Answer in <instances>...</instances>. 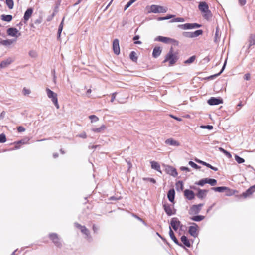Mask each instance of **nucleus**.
<instances>
[{
  "mask_svg": "<svg viewBox=\"0 0 255 255\" xmlns=\"http://www.w3.org/2000/svg\"><path fill=\"white\" fill-rule=\"evenodd\" d=\"M198 8L202 12V16L205 19L209 20L211 18L212 14L211 11L209 9V6L206 2H200Z\"/></svg>",
  "mask_w": 255,
  "mask_h": 255,
  "instance_id": "f257e3e1",
  "label": "nucleus"
},
{
  "mask_svg": "<svg viewBox=\"0 0 255 255\" xmlns=\"http://www.w3.org/2000/svg\"><path fill=\"white\" fill-rule=\"evenodd\" d=\"M46 92L47 97L51 99L56 109H59L60 106L58 102L57 94L48 88L46 89Z\"/></svg>",
  "mask_w": 255,
  "mask_h": 255,
  "instance_id": "f03ea898",
  "label": "nucleus"
},
{
  "mask_svg": "<svg viewBox=\"0 0 255 255\" xmlns=\"http://www.w3.org/2000/svg\"><path fill=\"white\" fill-rule=\"evenodd\" d=\"M167 11V8L166 7L157 5H152L149 8V12L153 13H165Z\"/></svg>",
  "mask_w": 255,
  "mask_h": 255,
  "instance_id": "7ed1b4c3",
  "label": "nucleus"
},
{
  "mask_svg": "<svg viewBox=\"0 0 255 255\" xmlns=\"http://www.w3.org/2000/svg\"><path fill=\"white\" fill-rule=\"evenodd\" d=\"M177 60L176 56L173 54L172 49L170 50L169 53L166 55L165 59L163 61V63H165L167 61H169L170 65H172L174 64Z\"/></svg>",
  "mask_w": 255,
  "mask_h": 255,
  "instance_id": "20e7f679",
  "label": "nucleus"
},
{
  "mask_svg": "<svg viewBox=\"0 0 255 255\" xmlns=\"http://www.w3.org/2000/svg\"><path fill=\"white\" fill-rule=\"evenodd\" d=\"M49 237L54 244V245L58 247H62V243L60 240V238L58 235L56 233H50L49 235Z\"/></svg>",
  "mask_w": 255,
  "mask_h": 255,
  "instance_id": "39448f33",
  "label": "nucleus"
},
{
  "mask_svg": "<svg viewBox=\"0 0 255 255\" xmlns=\"http://www.w3.org/2000/svg\"><path fill=\"white\" fill-rule=\"evenodd\" d=\"M155 41H159L164 43H174L177 42V41L174 39L169 37H163L161 36H158L154 39Z\"/></svg>",
  "mask_w": 255,
  "mask_h": 255,
  "instance_id": "423d86ee",
  "label": "nucleus"
},
{
  "mask_svg": "<svg viewBox=\"0 0 255 255\" xmlns=\"http://www.w3.org/2000/svg\"><path fill=\"white\" fill-rule=\"evenodd\" d=\"M201 26V25L200 24L197 23H185L178 25V27L179 28L183 30L197 28L200 27Z\"/></svg>",
  "mask_w": 255,
  "mask_h": 255,
  "instance_id": "0eeeda50",
  "label": "nucleus"
},
{
  "mask_svg": "<svg viewBox=\"0 0 255 255\" xmlns=\"http://www.w3.org/2000/svg\"><path fill=\"white\" fill-rule=\"evenodd\" d=\"M75 226L76 227L80 229L81 232L84 234L86 237L85 238L88 240H91V237L89 231L87 229V228L84 226H82L78 223H75Z\"/></svg>",
  "mask_w": 255,
  "mask_h": 255,
  "instance_id": "6e6552de",
  "label": "nucleus"
},
{
  "mask_svg": "<svg viewBox=\"0 0 255 255\" xmlns=\"http://www.w3.org/2000/svg\"><path fill=\"white\" fill-rule=\"evenodd\" d=\"M174 231H177L178 229L180 227L182 228V225L181 224L180 221L176 217L172 218L170 222V226Z\"/></svg>",
  "mask_w": 255,
  "mask_h": 255,
  "instance_id": "1a4fd4ad",
  "label": "nucleus"
},
{
  "mask_svg": "<svg viewBox=\"0 0 255 255\" xmlns=\"http://www.w3.org/2000/svg\"><path fill=\"white\" fill-rule=\"evenodd\" d=\"M203 206V204H199L198 205H193L189 210V214L190 215H194L198 214L201 208Z\"/></svg>",
  "mask_w": 255,
  "mask_h": 255,
  "instance_id": "9d476101",
  "label": "nucleus"
},
{
  "mask_svg": "<svg viewBox=\"0 0 255 255\" xmlns=\"http://www.w3.org/2000/svg\"><path fill=\"white\" fill-rule=\"evenodd\" d=\"M7 33L10 36L16 38L21 35L20 32L16 28L13 27L9 28L7 30Z\"/></svg>",
  "mask_w": 255,
  "mask_h": 255,
  "instance_id": "9b49d317",
  "label": "nucleus"
},
{
  "mask_svg": "<svg viewBox=\"0 0 255 255\" xmlns=\"http://www.w3.org/2000/svg\"><path fill=\"white\" fill-rule=\"evenodd\" d=\"M14 61V58L8 57L2 61L0 64V69L4 68L10 65Z\"/></svg>",
  "mask_w": 255,
  "mask_h": 255,
  "instance_id": "f8f14e48",
  "label": "nucleus"
},
{
  "mask_svg": "<svg viewBox=\"0 0 255 255\" xmlns=\"http://www.w3.org/2000/svg\"><path fill=\"white\" fill-rule=\"evenodd\" d=\"M192 225L190 226L189 229V234L194 237H196L198 236L197 228L198 226L196 224L193 223Z\"/></svg>",
  "mask_w": 255,
  "mask_h": 255,
  "instance_id": "ddd939ff",
  "label": "nucleus"
},
{
  "mask_svg": "<svg viewBox=\"0 0 255 255\" xmlns=\"http://www.w3.org/2000/svg\"><path fill=\"white\" fill-rule=\"evenodd\" d=\"M207 102L210 105H217L223 103V100L219 98L212 97L208 100Z\"/></svg>",
  "mask_w": 255,
  "mask_h": 255,
  "instance_id": "4468645a",
  "label": "nucleus"
},
{
  "mask_svg": "<svg viewBox=\"0 0 255 255\" xmlns=\"http://www.w3.org/2000/svg\"><path fill=\"white\" fill-rule=\"evenodd\" d=\"M165 212L168 216H171L175 214V211L173 209V207L169 204H164L163 205Z\"/></svg>",
  "mask_w": 255,
  "mask_h": 255,
  "instance_id": "2eb2a0df",
  "label": "nucleus"
},
{
  "mask_svg": "<svg viewBox=\"0 0 255 255\" xmlns=\"http://www.w3.org/2000/svg\"><path fill=\"white\" fill-rule=\"evenodd\" d=\"M113 49L115 54H119L120 49L119 47V42L118 39H115L114 40L113 42Z\"/></svg>",
  "mask_w": 255,
  "mask_h": 255,
  "instance_id": "dca6fc26",
  "label": "nucleus"
},
{
  "mask_svg": "<svg viewBox=\"0 0 255 255\" xmlns=\"http://www.w3.org/2000/svg\"><path fill=\"white\" fill-rule=\"evenodd\" d=\"M184 195L189 200H191L195 198L194 192L189 189H186L184 191Z\"/></svg>",
  "mask_w": 255,
  "mask_h": 255,
  "instance_id": "f3484780",
  "label": "nucleus"
},
{
  "mask_svg": "<svg viewBox=\"0 0 255 255\" xmlns=\"http://www.w3.org/2000/svg\"><path fill=\"white\" fill-rule=\"evenodd\" d=\"M167 173L171 176L176 177L178 175L176 169L172 166H168L166 169Z\"/></svg>",
  "mask_w": 255,
  "mask_h": 255,
  "instance_id": "a211bd4d",
  "label": "nucleus"
},
{
  "mask_svg": "<svg viewBox=\"0 0 255 255\" xmlns=\"http://www.w3.org/2000/svg\"><path fill=\"white\" fill-rule=\"evenodd\" d=\"M33 13V9L31 8H29L27 9L25 12L23 19L25 23H26L27 21L29 19Z\"/></svg>",
  "mask_w": 255,
  "mask_h": 255,
  "instance_id": "6ab92c4d",
  "label": "nucleus"
},
{
  "mask_svg": "<svg viewBox=\"0 0 255 255\" xmlns=\"http://www.w3.org/2000/svg\"><path fill=\"white\" fill-rule=\"evenodd\" d=\"M165 143L166 144L173 146H180V143L177 140H174V139L170 138L167 139L165 140Z\"/></svg>",
  "mask_w": 255,
  "mask_h": 255,
  "instance_id": "aec40b11",
  "label": "nucleus"
},
{
  "mask_svg": "<svg viewBox=\"0 0 255 255\" xmlns=\"http://www.w3.org/2000/svg\"><path fill=\"white\" fill-rule=\"evenodd\" d=\"M208 192L207 190H203L201 189H198V193L197 194V196L199 199H203L207 195V193Z\"/></svg>",
  "mask_w": 255,
  "mask_h": 255,
  "instance_id": "412c9836",
  "label": "nucleus"
},
{
  "mask_svg": "<svg viewBox=\"0 0 255 255\" xmlns=\"http://www.w3.org/2000/svg\"><path fill=\"white\" fill-rule=\"evenodd\" d=\"M162 49L160 47H155L153 50L152 56L154 58H157L161 54Z\"/></svg>",
  "mask_w": 255,
  "mask_h": 255,
  "instance_id": "4be33fe9",
  "label": "nucleus"
},
{
  "mask_svg": "<svg viewBox=\"0 0 255 255\" xmlns=\"http://www.w3.org/2000/svg\"><path fill=\"white\" fill-rule=\"evenodd\" d=\"M167 197L170 202H173L175 197V191L173 189L169 190L167 193Z\"/></svg>",
  "mask_w": 255,
  "mask_h": 255,
  "instance_id": "5701e85b",
  "label": "nucleus"
},
{
  "mask_svg": "<svg viewBox=\"0 0 255 255\" xmlns=\"http://www.w3.org/2000/svg\"><path fill=\"white\" fill-rule=\"evenodd\" d=\"M169 236H170L171 239L174 241V242L176 244H177L178 245L181 246V244H180L179 243V242H178V240L177 239V238L175 236V235L174 234V233H173V231H172V229L171 228V227H169Z\"/></svg>",
  "mask_w": 255,
  "mask_h": 255,
  "instance_id": "b1692460",
  "label": "nucleus"
},
{
  "mask_svg": "<svg viewBox=\"0 0 255 255\" xmlns=\"http://www.w3.org/2000/svg\"><path fill=\"white\" fill-rule=\"evenodd\" d=\"M150 164H151V168L152 169L159 172L160 173H161V171L160 170V166L158 162L154 161H152L150 162Z\"/></svg>",
  "mask_w": 255,
  "mask_h": 255,
  "instance_id": "393cba45",
  "label": "nucleus"
},
{
  "mask_svg": "<svg viewBox=\"0 0 255 255\" xmlns=\"http://www.w3.org/2000/svg\"><path fill=\"white\" fill-rule=\"evenodd\" d=\"M106 128V126L104 125H102L100 127H99L98 128H92L91 129V131H92L93 132H94L95 133H101V132H103L105 130Z\"/></svg>",
  "mask_w": 255,
  "mask_h": 255,
  "instance_id": "a878e982",
  "label": "nucleus"
},
{
  "mask_svg": "<svg viewBox=\"0 0 255 255\" xmlns=\"http://www.w3.org/2000/svg\"><path fill=\"white\" fill-rule=\"evenodd\" d=\"M249 45L248 48H250L252 46L255 44V35L251 34L249 38Z\"/></svg>",
  "mask_w": 255,
  "mask_h": 255,
  "instance_id": "bb28decb",
  "label": "nucleus"
},
{
  "mask_svg": "<svg viewBox=\"0 0 255 255\" xmlns=\"http://www.w3.org/2000/svg\"><path fill=\"white\" fill-rule=\"evenodd\" d=\"M1 19L3 21L10 22L12 19V16L11 15H1Z\"/></svg>",
  "mask_w": 255,
  "mask_h": 255,
  "instance_id": "cd10ccee",
  "label": "nucleus"
},
{
  "mask_svg": "<svg viewBox=\"0 0 255 255\" xmlns=\"http://www.w3.org/2000/svg\"><path fill=\"white\" fill-rule=\"evenodd\" d=\"M181 240L182 242L187 247H190L191 246V244L189 240L185 236H182L181 238Z\"/></svg>",
  "mask_w": 255,
  "mask_h": 255,
  "instance_id": "c85d7f7f",
  "label": "nucleus"
},
{
  "mask_svg": "<svg viewBox=\"0 0 255 255\" xmlns=\"http://www.w3.org/2000/svg\"><path fill=\"white\" fill-rule=\"evenodd\" d=\"M15 40L12 39H7V40H1L0 41V43L2 45L4 46H9L12 44Z\"/></svg>",
  "mask_w": 255,
  "mask_h": 255,
  "instance_id": "c756f323",
  "label": "nucleus"
},
{
  "mask_svg": "<svg viewBox=\"0 0 255 255\" xmlns=\"http://www.w3.org/2000/svg\"><path fill=\"white\" fill-rule=\"evenodd\" d=\"M253 193H254V191L250 187L245 192L243 193L241 196L246 198L251 195Z\"/></svg>",
  "mask_w": 255,
  "mask_h": 255,
  "instance_id": "7c9ffc66",
  "label": "nucleus"
},
{
  "mask_svg": "<svg viewBox=\"0 0 255 255\" xmlns=\"http://www.w3.org/2000/svg\"><path fill=\"white\" fill-rule=\"evenodd\" d=\"M183 186V182L182 181H179L176 183V188L177 191H182Z\"/></svg>",
  "mask_w": 255,
  "mask_h": 255,
  "instance_id": "2f4dec72",
  "label": "nucleus"
},
{
  "mask_svg": "<svg viewBox=\"0 0 255 255\" xmlns=\"http://www.w3.org/2000/svg\"><path fill=\"white\" fill-rule=\"evenodd\" d=\"M212 189L216 192H222L224 191L225 190L227 189V188L226 187H213L212 188Z\"/></svg>",
  "mask_w": 255,
  "mask_h": 255,
  "instance_id": "473e14b6",
  "label": "nucleus"
},
{
  "mask_svg": "<svg viewBox=\"0 0 255 255\" xmlns=\"http://www.w3.org/2000/svg\"><path fill=\"white\" fill-rule=\"evenodd\" d=\"M204 218V216L197 215L192 217L191 219L194 221L199 222L203 220Z\"/></svg>",
  "mask_w": 255,
  "mask_h": 255,
  "instance_id": "72a5a7b5",
  "label": "nucleus"
},
{
  "mask_svg": "<svg viewBox=\"0 0 255 255\" xmlns=\"http://www.w3.org/2000/svg\"><path fill=\"white\" fill-rule=\"evenodd\" d=\"M130 58L134 62H136L137 60V56L136 53L134 51H132L129 55Z\"/></svg>",
  "mask_w": 255,
  "mask_h": 255,
  "instance_id": "f704fd0d",
  "label": "nucleus"
},
{
  "mask_svg": "<svg viewBox=\"0 0 255 255\" xmlns=\"http://www.w3.org/2000/svg\"><path fill=\"white\" fill-rule=\"evenodd\" d=\"M219 151H220L221 152H223L224 154H225V155L229 158H231L232 157V155L231 154H230V153H229L228 151H226V150H225L224 149H223V148L222 147H219Z\"/></svg>",
  "mask_w": 255,
  "mask_h": 255,
  "instance_id": "c9c22d12",
  "label": "nucleus"
},
{
  "mask_svg": "<svg viewBox=\"0 0 255 255\" xmlns=\"http://www.w3.org/2000/svg\"><path fill=\"white\" fill-rule=\"evenodd\" d=\"M207 183L210 184L211 186H214L217 183L216 180L214 179L206 178Z\"/></svg>",
  "mask_w": 255,
  "mask_h": 255,
  "instance_id": "e433bc0d",
  "label": "nucleus"
},
{
  "mask_svg": "<svg viewBox=\"0 0 255 255\" xmlns=\"http://www.w3.org/2000/svg\"><path fill=\"white\" fill-rule=\"evenodd\" d=\"M6 3L10 9L13 8L14 2L13 0H6Z\"/></svg>",
  "mask_w": 255,
  "mask_h": 255,
  "instance_id": "4c0bfd02",
  "label": "nucleus"
},
{
  "mask_svg": "<svg viewBox=\"0 0 255 255\" xmlns=\"http://www.w3.org/2000/svg\"><path fill=\"white\" fill-rule=\"evenodd\" d=\"M203 33V31L202 30H197L194 32H192V36L193 38L196 37L200 35H201Z\"/></svg>",
  "mask_w": 255,
  "mask_h": 255,
  "instance_id": "58836bf2",
  "label": "nucleus"
},
{
  "mask_svg": "<svg viewBox=\"0 0 255 255\" xmlns=\"http://www.w3.org/2000/svg\"><path fill=\"white\" fill-rule=\"evenodd\" d=\"M195 58H196L195 56H192L190 57L189 58H188L187 60H185L184 63L185 64H191L194 61V60H195Z\"/></svg>",
  "mask_w": 255,
  "mask_h": 255,
  "instance_id": "ea45409f",
  "label": "nucleus"
},
{
  "mask_svg": "<svg viewBox=\"0 0 255 255\" xmlns=\"http://www.w3.org/2000/svg\"><path fill=\"white\" fill-rule=\"evenodd\" d=\"M235 159L236 161L238 163L241 164L244 162L245 160L243 158L240 157L237 155H235Z\"/></svg>",
  "mask_w": 255,
  "mask_h": 255,
  "instance_id": "a19ab883",
  "label": "nucleus"
},
{
  "mask_svg": "<svg viewBox=\"0 0 255 255\" xmlns=\"http://www.w3.org/2000/svg\"><path fill=\"white\" fill-rule=\"evenodd\" d=\"M207 183L206 178L200 180L198 182L195 183V184L203 186L204 184Z\"/></svg>",
  "mask_w": 255,
  "mask_h": 255,
  "instance_id": "79ce46f5",
  "label": "nucleus"
},
{
  "mask_svg": "<svg viewBox=\"0 0 255 255\" xmlns=\"http://www.w3.org/2000/svg\"><path fill=\"white\" fill-rule=\"evenodd\" d=\"M202 165H204V166H206V167L211 169L212 170L215 171H217L218 169L215 167H214V166H212L211 165H210V164L209 163H207L206 162H203L202 163Z\"/></svg>",
  "mask_w": 255,
  "mask_h": 255,
  "instance_id": "37998d69",
  "label": "nucleus"
},
{
  "mask_svg": "<svg viewBox=\"0 0 255 255\" xmlns=\"http://www.w3.org/2000/svg\"><path fill=\"white\" fill-rule=\"evenodd\" d=\"M137 0H130L125 5L124 10L127 9L131 4L135 2Z\"/></svg>",
  "mask_w": 255,
  "mask_h": 255,
  "instance_id": "c03bdc74",
  "label": "nucleus"
},
{
  "mask_svg": "<svg viewBox=\"0 0 255 255\" xmlns=\"http://www.w3.org/2000/svg\"><path fill=\"white\" fill-rule=\"evenodd\" d=\"M29 55L32 58H36L37 56V53L35 50H30L29 52Z\"/></svg>",
  "mask_w": 255,
  "mask_h": 255,
  "instance_id": "a18cd8bd",
  "label": "nucleus"
},
{
  "mask_svg": "<svg viewBox=\"0 0 255 255\" xmlns=\"http://www.w3.org/2000/svg\"><path fill=\"white\" fill-rule=\"evenodd\" d=\"M89 119L91 120V122H96L99 120V118L95 115H90L89 117Z\"/></svg>",
  "mask_w": 255,
  "mask_h": 255,
  "instance_id": "49530a36",
  "label": "nucleus"
},
{
  "mask_svg": "<svg viewBox=\"0 0 255 255\" xmlns=\"http://www.w3.org/2000/svg\"><path fill=\"white\" fill-rule=\"evenodd\" d=\"M183 36L188 38H193L192 32H184L182 33Z\"/></svg>",
  "mask_w": 255,
  "mask_h": 255,
  "instance_id": "de8ad7c7",
  "label": "nucleus"
},
{
  "mask_svg": "<svg viewBox=\"0 0 255 255\" xmlns=\"http://www.w3.org/2000/svg\"><path fill=\"white\" fill-rule=\"evenodd\" d=\"M189 165H190L192 167L196 169H199L200 168V167L197 164H196L192 161H190L189 162Z\"/></svg>",
  "mask_w": 255,
  "mask_h": 255,
  "instance_id": "09e8293b",
  "label": "nucleus"
},
{
  "mask_svg": "<svg viewBox=\"0 0 255 255\" xmlns=\"http://www.w3.org/2000/svg\"><path fill=\"white\" fill-rule=\"evenodd\" d=\"M30 93L31 91L29 89H27L25 87L23 88L22 90V93L24 95H29V94H30Z\"/></svg>",
  "mask_w": 255,
  "mask_h": 255,
  "instance_id": "8fccbe9b",
  "label": "nucleus"
},
{
  "mask_svg": "<svg viewBox=\"0 0 255 255\" xmlns=\"http://www.w3.org/2000/svg\"><path fill=\"white\" fill-rule=\"evenodd\" d=\"M6 140V136L4 134L0 135V143H4Z\"/></svg>",
  "mask_w": 255,
  "mask_h": 255,
  "instance_id": "3c124183",
  "label": "nucleus"
},
{
  "mask_svg": "<svg viewBox=\"0 0 255 255\" xmlns=\"http://www.w3.org/2000/svg\"><path fill=\"white\" fill-rule=\"evenodd\" d=\"M184 21V19L183 18H176L173 19L171 22H183Z\"/></svg>",
  "mask_w": 255,
  "mask_h": 255,
  "instance_id": "603ef678",
  "label": "nucleus"
},
{
  "mask_svg": "<svg viewBox=\"0 0 255 255\" xmlns=\"http://www.w3.org/2000/svg\"><path fill=\"white\" fill-rule=\"evenodd\" d=\"M143 180L145 181H149L154 184L156 183L155 180L152 178H143Z\"/></svg>",
  "mask_w": 255,
  "mask_h": 255,
  "instance_id": "864d4df0",
  "label": "nucleus"
},
{
  "mask_svg": "<svg viewBox=\"0 0 255 255\" xmlns=\"http://www.w3.org/2000/svg\"><path fill=\"white\" fill-rule=\"evenodd\" d=\"M201 128H207L208 129H212L213 128V126L210 125H207V126H201Z\"/></svg>",
  "mask_w": 255,
  "mask_h": 255,
  "instance_id": "5fc2aeb1",
  "label": "nucleus"
},
{
  "mask_svg": "<svg viewBox=\"0 0 255 255\" xmlns=\"http://www.w3.org/2000/svg\"><path fill=\"white\" fill-rule=\"evenodd\" d=\"M17 130L19 132H24L25 130V128L22 126H19L17 128Z\"/></svg>",
  "mask_w": 255,
  "mask_h": 255,
  "instance_id": "6e6d98bb",
  "label": "nucleus"
},
{
  "mask_svg": "<svg viewBox=\"0 0 255 255\" xmlns=\"http://www.w3.org/2000/svg\"><path fill=\"white\" fill-rule=\"evenodd\" d=\"M180 170L183 171L189 172L190 171V169L188 167L182 166L180 168Z\"/></svg>",
  "mask_w": 255,
  "mask_h": 255,
  "instance_id": "4d7b16f0",
  "label": "nucleus"
},
{
  "mask_svg": "<svg viewBox=\"0 0 255 255\" xmlns=\"http://www.w3.org/2000/svg\"><path fill=\"white\" fill-rule=\"evenodd\" d=\"M226 64V61H225V62H224V65L222 67V68L221 70L220 71V72L219 73H218L217 74L215 75V76H219V75H220L221 73H222L223 72V71H224V70L225 69Z\"/></svg>",
  "mask_w": 255,
  "mask_h": 255,
  "instance_id": "13d9d810",
  "label": "nucleus"
},
{
  "mask_svg": "<svg viewBox=\"0 0 255 255\" xmlns=\"http://www.w3.org/2000/svg\"><path fill=\"white\" fill-rule=\"evenodd\" d=\"M93 230L94 233H97L99 230V227L94 224L93 225Z\"/></svg>",
  "mask_w": 255,
  "mask_h": 255,
  "instance_id": "bf43d9fd",
  "label": "nucleus"
},
{
  "mask_svg": "<svg viewBox=\"0 0 255 255\" xmlns=\"http://www.w3.org/2000/svg\"><path fill=\"white\" fill-rule=\"evenodd\" d=\"M239 3L240 5L243 6L246 3V0H239Z\"/></svg>",
  "mask_w": 255,
  "mask_h": 255,
  "instance_id": "052dcab7",
  "label": "nucleus"
},
{
  "mask_svg": "<svg viewBox=\"0 0 255 255\" xmlns=\"http://www.w3.org/2000/svg\"><path fill=\"white\" fill-rule=\"evenodd\" d=\"M63 20H64V19L62 20V21H61V23L60 24V25L59 26L58 29H59V31H62V30H63Z\"/></svg>",
  "mask_w": 255,
  "mask_h": 255,
  "instance_id": "680f3d73",
  "label": "nucleus"
},
{
  "mask_svg": "<svg viewBox=\"0 0 255 255\" xmlns=\"http://www.w3.org/2000/svg\"><path fill=\"white\" fill-rule=\"evenodd\" d=\"M250 74L249 73H247L244 76V79L246 80H249L250 79Z\"/></svg>",
  "mask_w": 255,
  "mask_h": 255,
  "instance_id": "e2e57ef3",
  "label": "nucleus"
},
{
  "mask_svg": "<svg viewBox=\"0 0 255 255\" xmlns=\"http://www.w3.org/2000/svg\"><path fill=\"white\" fill-rule=\"evenodd\" d=\"M134 217L137 219L138 220L142 222L143 224H144L145 225H146V224L145 223V222L140 217H138L137 215H134Z\"/></svg>",
  "mask_w": 255,
  "mask_h": 255,
  "instance_id": "0e129e2a",
  "label": "nucleus"
},
{
  "mask_svg": "<svg viewBox=\"0 0 255 255\" xmlns=\"http://www.w3.org/2000/svg\"><path fill=\"white\" fill-rule=\"evenodd\" d=\"M79 137L83 138H86L87 137L86 134L85 132L82 133L79 135Z\"/></svg>",
  "mask_w": 255,
  "mask_h": 255,
  "instance_id": "69168bd1",
  "label": "nucleus"
},
{
  "mask_svg": "<svg viewBox=\"0 0 255 255\" xmlns=\"http://www.w3.org/2000/svg\"><path fill=\"white\" fill-rule=\"evenodd\" d=\"M115 97H116V93H113L112 95V98H111V102H114L115 99Z\"/></svg>",
  "mask_w": 255,
  "mask_h": 255,
  "instance_id": "338daca9",
  "label": "nucleus"
},
{
  "mask_svg": "<svg viewBox=\"0 0 255 255\" xmlns=\"http://www.w3.org/2000/svg\"><path fill=\"white\" fill-rule=\"evenodd\" d=\"M174 16V15H168L166 17H164V18H165V20H167V19H169L172 17H173Z\"/></svg>",
  "mask_w": 255,
  "mask_h": 255,
  "instance_id": "774afa93",
  "label": "nucleus"
}]
</instances>
